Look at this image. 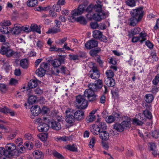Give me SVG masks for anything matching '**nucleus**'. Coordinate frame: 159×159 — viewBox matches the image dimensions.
<instances>
[{
	"label": "nucleus",
	"mask_w": 159,
	"mask_h": 159,
	"mask_svg": "<svg viewBox=\"0 0 159 159\" xmlns=\"http://www.w3.org/2000/svg\"><path fill=\"white\" fill-rule=\"evenodd\" d=\"M76 21L77 22H79L81 24L85 25L87 23V21L85 19L84 17L80 16L76 18Z\"/></svg>",
	"instance_id": "4c0bfd02"
},
{
	"label": "nucleus",
	"mask_w": 159,
	"mask_h": 159,
	"mask_svg": "<svg viewBox=\"0 0 159 159\" xmlns=\"http://www.w3.org/2000/svg\"><path fill=\"white\" fill-rule=\"evenodd\" d=\"M130 14L131 16L141 20L143 16V8L140 7L133 9L130 11Z\"/></svg>",
	"instance_id": "6e6552de"
},
{
	"label": "nucleus",
	"mask_w": 159,
	"mask_h": 159,
	"mask_svg": "<svg viewBox=\"0 0 159 159\" xmlns=\"http://www.w3.org/2000/svg\"><path fill=\"white\" fill-rule=\"evenodd\" d=\"M132 122L133 124L135 125H141L143 124V121H141L135 118L133 119Z\"/></svg>",
	"instance_id": "c03bdc74"
},
{
	"label": "nucleus",
	"mask_w": 159,
	"mask_h": 159,
	"mask_svg": "<svg viewBox=\"0 0 159 159\" xmlns=\"http://www.w3.org/2000/svg\"><path fill=\"white\" fill-rule=\"evenodd\" d=\"M61 31L59 28H56L55 27H53L52 28L49 29L48 30V31L47 32V33H56L59 32H60Z\"/></svg>",
	"instance_id": "e433bc0d"
},
{
	"label": "nucleus",
	"mask_w": 159,
	"mask_h": 159,
	"mask_svg": "<svg viewBox=\"0 0 159 159\" xmlns=\"http://www.w3.org/2000/svg\"><path fill=\"white\" fill-rule=\"evenodd\" d=\"M49 110V109L45 107H43L41 110V112L43 114H45L47 113Z\"/></svg>",
	"instance_id": "338daca9"
},
{
	"label": "nucleus",
	"mask_w": 159,
	"mask_h": 159,
	"mask_svg": "<svg viewBox=\"0 0 159 159\" xmlns=\"http://www.w3.org/2000/svg\"><path fill=\"white\" fill-rule=\"evenodd\" d=\"M7 88L6 85L4 84H1V92L4 93L7 90Z\"/></svg>",
	"instance_id": "5fc2aeb1"
},
{
	"label": "nucleus",
	"mask_w": 159,
	"mask_h": 159,
	"mask_svg": "<svg viewBox=\"0 0 159 159\" xmlns=\"http://www.w3.org/2000/svg\"><path fill=\"white\" fill-rule=\"evenodd\" d=\"M93 65L92 69L89 72V75L92 79L96 80L99 77L100 73L96 66L94 64Z\"/></svg>",
	"instance_id": "1a4fd4ad"
},
{
	"label": "nucleus",
	"mask_w": 159,
	"mask_h": 159,
	"mask_svg": "<svg viewBox=\"0 0 159 159\" xmlns=\"http://www.w3.org/2000/svg\"><path fill=\"white\" fill-rule=\"evenodd\" d=\"M90 129L91 132L94 135L99 134L101 131V129L98 125H93L90 127Z\"/></svg>",
	"instance_id": "ddd939ff"
},
{
	"label": "nucleus",
	"mask_w": 159,
	"mask_h": 159,
	"mask_svg": "<svg viewBox=\"0 0 159 159\" xmlns=\"http://www.w3.org/2000/svg\"><path fill=\"white\" fill-rule=\"evenodd\" d=\"M45 72L44 69L39 68L36 71V74L39 76L42 77L45 74Z\"/></svg>",
	"instance_id": "c756f323"
},
{
	"label": "nucleus",
	"mask_w": 159,
	"mask_h": 159,
	"mask_svg": "<svg viewBox=\"0 0 159 159\" xmlns=\"http://www.w3.org/2000/svg\"><path fill=\"white\" fill-rule=\"evenodd\" d=\"M66 148L68 150L73 152H75L77 151V147L74 144L67 145L66 146Z\"/></svg>",
	"instance_id": "58836bf2"
},
{
	"label": "nucleus",
	"mask_w": 159,
	"mask_h": 159,
	"mask_svg": "<svg viewBox=\"0 0 159 159\" xmlns=\"http://www.w3.org/2000/svg\"><path fill=\"white\" fill-rule=\"evenodd\" d=\"M113 128L114 129L120 132H122L124 130L121 123L115 124L113 125Z\"/></svg>",
	"instance_id": "a878e982"
},
{
	"label": "nucleus",
	"mask_w": 159,
	"mask_h": 159,
	"mask_svg": "<svg viewBox=\"0 0 159 159\" xmlns=\"http://www.w3.org/2000/svg\"><path fill=\"white\" fill-rule=\"evenodd\" d=\"M120 116V115L119 114H116L115 117L112 116H108L106 118V121L108 123H112L114 122L115 121L116 117L119 118Z\"/></svg>",
	"instance_id": "4be33fe9"
},
{
	"label": "nucleus",
	"mask_w": 159,
	"mask_h": 159,
	"mask_svg": "<svg viewBox=\"0 0 159 159\" xmlns=\"http://www.w3.org/2000/svg\"><path fill=\"white\" fill-rule=\"evenodd\" d=\"M93 36L94 38L99 39L102 37V33L98 30H95L93 32Z\"/></svg>",
	"instance_id": "5701e85b"
},
{
	"label": "nucleus",
	"mask_w": 159,
	"mask_h": 159,
	"mask_svg": "<svg viewBox=\"0 0 159 159\" xmlns=\"http://www.w3.org/2000/svg\"><path fill=\"white\" fill-rule=\"evenodd\" d=\"M1 53L3 55H5L8 57H15L17 54L16 52L10 48V45L7 42L2 44L1 48Z\"/></svg>",
	"instance_id": "f03ea898"
},
{
	"label": "nucleus",
	"mask_w": 159,
	"mask_h": 159,
	"mask_svg": "<svg viewBox=\"0 0 159 159\" xmlns=\"http://www.w3.org/2000/svg\"><path fill=\"white\" fill-rule=\"evenodd\" d=\"M11 30V28L10 27L1 26V32L3 34H8Z\"/></svg>",
	"instance_id": "2f4dec72"
},
{
	"label": "nucleus",
	"mask_w": 159,
	"mask_h": 159,
	"mask_svg": "<svg viewBox=\"0 0 159 159\" xmlns=\"http://www.w3.org/2000/svg\"><path fill=\"white\" fill-rule=\"evenodd\" d=\"M99 137L102 141H107L109 138V133L105 131H102L99 133Z\"/></svg>",
	"instance_id": "2eb2a0df"
},
{
	"label": "nucleus",
	"mask_w": 159,
	"mask_h": 159,
	"mask_svg": "<svg viewBox=\"0 0 159 159\" xmlns=\"http://www.w3.org/2000/svg\"><path fill=\"white\" fill-rule=\"evenodd\" d=\"M8 112H9V109L5 107L1 108V112H3L4 114H6L8 113Z\"/></svg>",
	"instance_id": "774afa93"
},
{
	"label": "nucleus",
	"mask_w": 159,
	"mask_h": 159,
	"mask_svg": "<svg viewBox=\"0 0 159 159\" xmlns=\"http://www.w3.org/2000/svg\"><path fill=\"white\" fill-rule=\"evenodd\" d=\"M126 4L130 7H134L135 6V2L134 0H128L125 2Z\"/></svg>",
	"instance_id": "a18cd8bd"
},
{
	"label": "nucleus",
	"mask_w": 159,
	"mask_h": 159,
	"mask_svg": "<svg viewBox=\"0 0 159 159\" xmlns=\"http://www.w3.org/2000/svg\"><path fill=\"white\" fill-rule=\"evenodd\" d=\"M52 65L54 67H57L61 65L60 62L58 59H55L52 61Z\"/></svg>",
	"instance_id": "49530a36"
},
{
	"label": "nucleus",
	"mask_w": 159,
	"mask_h": 159,
	"mask_svg": "<svg viewBox=\"0 0 159 159\" xmlns=\"http://www.w3.org/2000/svg\"><path fill=\"white\" fill-rule=\"evenodd\" d=\"M140 42L142 43L147 40V34L144 32H141L139 34Z\"/></svg>",
	"instance_id": "c85d7f7f"
},
{
	"label": "nucleus",
	"mask_w": 159,
	"mask_h": 159,
	"mask_svg": "<svg viewBox=\"0 0 159 159\" xmlns=\"http://www.w3.org/2000/svg\"><path fill=\"white\" fill-rule=\"evenodd\" d=\"M95 118V116L94 115H90L86 118V120L88 122H92L94 120Z\"/></svg>",
	"instance_id": "603ef678"
},
{
	"label": "nucleus",
	"mask_w": 159,
	"mask_h": 159,
	"mask_svg": "<svg viewBox=\"0 0 159 159\" xmlns=\"http://www.w3.org/2000/svg\"><path fill=\"white\" fill-rule=\"evenodd\" d=\"M33 156L37 159H42L43 155L42 152L39 150H35L33 152Z\"/></svg>",
	"instance_id": "a211bd4d"
},
{
	"label": "nucleus",
	"mask_w": 159,
	"mask_h": 159,
	"mask_svg": "<svg viewBox=\"0 0 159 159\" xmlns=\"http://www.w3.org/2000/svg\"><path fill=\"white\" fill-rule=\"evenodd\" d=\"M43 43L41 41L38 40L36 43V46L37 48L41 49L43 47Z\"/></svg>",
	"instance_id": "680f3d73"
},
{
	"label": "nucleus",
	"mask_w": 159,
	"mask_h": 159,
	"mask_svg": "<svg viewBox=\"0 0 159 159\" xmlns=\"http://www.w3.org/2000/svg\"><path fill=\"white\" fill-rule=\"evenodd\" d=\"M94 11H96L97 13H95L96 15H98L100 13V15H102V13H104L106 14L105 18L108 16V14L107 12H105L102 10V6L99 4L95 5Z\"/></svg>",
	"instance_id": "f8f14e48"
},
{
	"label": "nucleus",
	"mask_w": 159,
	"mask_h": 159,
	"mask_svg": "<svg viewBox=\"0 0 159 159\" xmlns=\"http://www.w3.org/2000/svg\"><path fill=\"white\" fill-rule=\"evenodd\" d=\"M20 66L24 69H26L28 67V62L26 59H23L21 60Z\"/></svg>",
	"instance_id": "bb28decb"
},
{
	"label": "nucleus",
	"mask_w": 159,
	"mask_h": 159,
	"mask_svg": "<svg viewBox=\"0 0 159 159\" xmlns=\"http://www.w3.org/2000/svg\"><path fill=\"white\" fill-rule=\"evenodd\" d=\"M140 20H141L137 18L131 16V17L129 20L128 23L130 25L134 26L136 25Z\"/></svg>",
	"instance_id": "f3484780"
},
{
	"label": "nucleus",
	"mask_w": 159,
	"mask_h": 159,
	"mask_svg": "<svg viewBox=\"0 0 159 159\" xmlns=\"http://www.w3.org/2000/svg\"><path fill=\"white\" fill-rule=\"evenodd\" d=\"M6 149L3 150L2 154V156L6 157H16L18 156V152L16 150V146L13 143H7L5 147Z\"/></svg>",
	"instance_id": "f257e3e1"
},
{
	"label": "nucleus",
	"mask_w": 159,
	"mask_h": 159,
	"mask_svg": "<svg viewBox=\"0 0 159 159\" xmlns=\"http://www.w3.org/2000/svg\"><path fill=\"white\" fill-rule=\"evenodd\" d=\"M140 31V28L138 27H135L131 30V34L133 35L137 34H139Z\"/></svg>",
	"instance_id": "09e8293b"
},
{
	"label": "nucleus",
	"mask_w": 159,
	"mask_h": 159,
	"mask_svg": "<svg viewBox=\"0 0 159 159\" xmlns=\"http://www.w3.org/2000/svg\"><path fill=\"white\" fill-rule=\"evenodd\" d=\"M98 126L102 129H106L107 128V126L106 125V123L104 122H100Z\"/></svg>",
	"instance_id": "e2e57ef3"
},
{
	"label": "nucleus",
	"mask_w": 159,
	"mask_h": 159,
	"mask_svg": "<svg viewBox=\"0 0 159 159\" xmlns=\"http://www.w3.org/2000/svg\"><path fill=\"white\" fill-rule=\"evenodd\" d=\"M21 26L18 25H15L14 27L11 29L10 31L13 34H19L21 31Z\"/></svg>",
	"instance_id": "b1692460"
},
{
	"label": "nucleus",
	"mask_w": 159,
	"mask_h": 159,
	"mask_svg": "<svg viewBox=\"0 0 159 159\" xmlns=\"http://www.w3.org/2000/svg\"><path fill=\"white\" fill-rule=\"evenodd\" d=\"M131 119L129 118H128L127 120H124L121 123L124 129L129 128L130 127L131 125Z\"/></svg>",
	"instance_id": "aec40b11"
},
{
	"label": "nucleus",
	"mask_w": 159,
	"mask_h": 159,
	"mask_svg": "<svg viewBox=\"0 0 159 159\" xmlns=\"http://www.w3.org/2000/svg\"><path fill=\"white\" fill-rule=\"evenodd\" d=\"M24 145L26 148L30 150L32 149L33 147V144L30 142H26L24 143Z\"/></svg>",
	"instance_id": "4d7b16f0"
},
{
	"label": "nucleus",
	"mask_w": 159,
	"mask_h": 159,
	"mask_svg": "<svg viewBox=\"0 0 159 159\" xmlns=\"http://www.w3.org/2000/svg\"><path fill=\"white\" fill-rule=\"evenodd\" d=\"M50 124L51 125V127L54 130H59L61 128V125L60 124L56 121L50 122Z\"/></svg>",
	"instance_id": "6ab92c4d"
},
{
	"label": "nucleus",
	"mask_w": 159,
	"mask_h": 159,
	"mask_svg": "<svg viewBox=\"0 0 159 159\" xmlns=\"http://www.w3.org/2000/svg\"><path fill=\"white\" fill-rule=\"evenodd\" d=\"M37 100V98L35 96L30 95L28 98V103L29 104L32 105L35 103Z\"/></svg>",
	"instance_id": "7c9ffc66"
},
{
	"label": "nucleus",
	"mask_w": 159,
	"mask_h": 159,
	"mask_svg": "<svg viewBox=\"0 0 159 159\" xmlns=\"http://www.w3.org/2000/svg\"><path fill=\"white\" fill-rule=\"evenodd\" d=\"M88 13V14L86 15V17L88 19L92 20L93 19L95 20L98 21H100L102 19H105L106 16V14L104 13H102L101 15H100V14L96 15L95 13L93 14L92 12Z\"/></svg>",
	"instance_id": "0eeeda50"
},
{
	"label": "nucleus",
	"mask_w": 159,
	"mask_h": 159,
	"mask_svg": "<svg viewBox=\"0 0 159 159\" xmlns=\"http://www.w3.org/2000/svg\"><path fill=\"white\" fill-rule=\"evenodd\" d=\"M90 26L93 29H96L99 27L98 25L97 22H92L90 24Z\"/></svg>",
	"instance_id": "69168bd1"
},
{
	"label": "nucleus",
	"mask_w": 159,
	"mask_h": 159,
	"mask_svg": "<svg viewBox=\"0 0 159 159\" xmlns=\"http://www.w3.org/2000/svg\"><path fill=\"white\" fill-rule=\"evenodd\" d=\"M11 24V23L9 20H4L2 21L1 26L7 27V26L10 25Z\"/></svg>",
	"instance_id": "3c124183"
},
{
	"label": "nucleus",
	"mask_w": 159,
	"mask_h": 159,
	"mask_svg": "<svg viewBox=\"0 0 159 159\" xmlns=\"http://www.w3.org/2000/svg\"><path fill=\"white\" fill-rule=\"evenodd\" d=\"M94 6L93 5H89L87 8L86 11L88 13H91L94 11Z\"/></svg>",
	"instance_id": "de8ad7c7"
},
{
	"label": "nucleus",
	"mask_w": 159,
	"mask_h": 159,
	"mask_svg": "<svg viewBox=\"0 0 159 159\" xmlns=\"http://www.w3.org/2000/svg\"><path fill=\"white\" fill-rule=\"evenodd\" d=\"M159 82V74L155 76L154 78L152 81V83L153 84L155 85L158 84Z\"/></svg>",
	"instance_id": "13d9d810"
},
{
	"label": "nucleus",
	"mask_w": 159,
	"mask_h": 159,
	"mask_svg": "<svg viewBox=\"0 0 159 159\" xmlns=\"http://www.w3.org/2000/svg\"><path fill=\"white\" fill-rule=\"evenodd\" d=\"M35 93L38 95H41L43 93V89H41L39 88H37L34 90Z\"/></svg>",
	"instance_id": "864d4df0"
},
{
	"label": "nucleus",
	"mask_w": 159,
	"mask_h": 159,
	"mask_svg": "<svg viewBox=\"0 0 159 159\" xmlns=\"http://www.w3.org/2000/svg\"><path fill=\"white\" fill-rule=\"evenodd\" d=\"M18 83V80L15 79L11 78V79L9 84L11 85H15Z\"/></svg>",
	"instance_id": "0e129e2a"
},
{
	"label": "nucleus",
	"mask_w": 159,
	"mask_h": 159,
	"mask_svg": "<svg viewBox=\"0 0 159 159\" xmlns=\"http://www.w3.org/2000/svg\"><path fill=\"white\" fill-rule=\"evenodd\" d=\"M135 118L141 120V121H143L144 120H145L143 115L142 113H139L136 115Z\"/></svg>",
	"instance_id": "052dcab7"
},
{
	"label": "nucleus",
	"mask_w": 159,
	"mask_h": 159,
	"mask_svg": "<svg viewBox=\"0 0 159 159\" xmlns=\"http://www.w3.org/2000/svg\"><path fill=\"white\" fill-rule=\"evenodd\" d=\"M96 83H90L89 85V87L93 90H96L98 89H101L102 86V80H98L96 81Z\"/></svg>",
	"instance_id": "9d476101"
},
{
	"label": "nucleus",
	"mask_w": 159,
	"mask_h": 159,
	"mask_svg": "<svg viewBox=\"0 0 159 159\" xmlns=\"http://www.w3.org/2000/svg\"><path fill=\"white\" fill-rule=\"evenodd\" d=\"M37 85L36 81L34 80H30L28 83V86L29 88L32 89L36 87Z\"/></svg>",
	"instance_id": "72a5a7b5"
},
{
	"label": "nucleus",
	"mask_w": 159,
	"mask_h": 159,
	"mask_svg": "<svg viewBox=\"0 0 159 159\" xmlns=\"http://www.w3.org/2000/svg\"><path fill=\"white\" fill-rule=\"evenodd\" d=\"M37 136L42 141H45L47 139L48 134L47 133H42L38 134Z\"/></svg>",
	"instance_id": "393cba45"
},
{
	"label": "nucleus",
	"mask_w": 159,
	"mask_h": 159,
	"mask_svg": "<svg viewBox=\"0 0 159 159\" xmlns=\"http://www.w3.org/2000/svg\"><path fill=\"white\" fill-rule=\"evenodd\" d=\"M75 105L77 108L80 109L86 108L88 106V101L84 97L79 95L76 98Z\"/></svg>",
	"instance_id": "7ed1b4c3"
},
{
	"label": "nucleus",
	"mask_w": 159,
	"mask_h": 159,
	"mask_svg": "<svg viewBox=\"0 0 159 159\" xmlns=\"http://www.w3.org/2000/svg\"><path fill=\"white\" fill-rule=\"evenodd\" d=\"M105 82L109 87H113L115 84V80L112 78H107Z\"/></svg>",
	"instance_id": "412c9836"
},
{
	"label": "nucleus",
	"mask_w": 159,
	"mask_h": 159,
	"mask_svg": "<svg viewBox=\"0 0 159 159\" xmlns=\"http://www.w3.org/2000/svg\"><path fill=\"white\" fill-rule=\"evenodd\" d=\"M79 10L76 9L73 10L71 12L72 16L71 17L73 19H76L77 16L79 15H81L80 14L79 12L78 11Z\"/></svg>",
	"instance_id": "37998d69"
},
{
	"label": "nucleus",
	"mask_w": 159,
	"mask_h": 159,
	"mask_svg": "<svg viewBox=\"0 0 159 159\" xmlns=\"http://www.w3.org/2000/svg\"><path fill=\"white\" fill-rule=\"evenodd\" d=\"M98 42L94 40H90L88 41L85 44V47L89 49L97 47L98 45Z\"/></svg>",
	"instance_id": "9b49d317"
},
{
	"label": "nucleus",
	"mask_w": 159,
	"mask_h": 159,
	"mask_svg": "<svg viewBox=\"0 0 159 159\" xmlns=\"http://www.w3.org/2000/svg\"><path fill=\"white\" fill-rule=\"evenodd\" d=\"M96 139L94 137H93L90 140L89 145L90 148H93L95 143Z\"/></svg>",
	"instance_id": "bf43d9fd"
},
{
	"label": "nucleus",
	"mask_w": 159,
	"mask_h": 159,
	"mask_svg": "<svg viewBox=\"0 0 159 159\" xmlns=\"http://www.w3.org/2000/svg\"><path fill=\"white\" fill-rule=\"evenodd\" d=\"M85 6L83 5H80L79 6L78 9H76L79 10L80 14H81L83 13L85 8Z\"/></svg>",
	"instance_id": "8fccbe9b"
},
{
	"label": "nucleus",
	"mask_w": 159,
	"mask_h": 159,
	"mask_svg": "<svg viewBox=\"0 0 159 159\" xmlns=\"http://www.w3.org/2000/svg\"><path fill=\"white\" fill-rule=\"evenodd\" d=\"M75 119L78 120H80L83 119L84 118V112L81 110H77L75 112H74V114Z\"/></svg>",
	"instance_id": "4468645a"
},
{
	"label": "nucleus",
	"mask_w": 159,
	"mask_h": 159,
	"mask_svg": "<svg viewBox=\"0 0 159 159\" xmlns=\"http://www.w3.org/2000/svg\"><path fill=\"white\" fill-rule=\"evenodd\" d=\"M107 78H112L114 76V73L111 70H107L106 72Z\"/></svg>",
	"instance_id": "79ce46f5"
},
{
	"label": "nucleus",
	"mask_w": 159,
	"mask_h": 159,
	"mask_svg": "<svg viewBox=\"0 0 159 159\" xmlns=\"http://www.w3.org/2000/svg\"><path fill=\"white\" fill-rule=\"evenodd\" d=\"M154 99L153 95L152 94H147L145 95V100L147 102H151Z\"/></svg>",
	"instance_id": "f704fd0d"
},
{
	"label": "nucleus",
	"mask_w": 159,
	"mask_h": 159,
	"mask_svg": "<svg viewBox=\"0 0 159 159\" xmlns=\"http://www.w3.org/2000/svg\"><path fill=\"white\" fill-rule=\"evenodd\" d=\"M42 123H40L38 127V130L40 132L47 131L49 128L50 120L46 117H43Z\"/></svg>",
	"instance_id": "39448f33"
},
{
	"label": "nucleus",
	"mask_w": 159,
	"mask_h": 159,
	"mask_svg": "<svg viewBox=\"0 0 159 159\" xmlns=\"http://www.w3.org/2000/svg\"><path fill=\"white\" fill-rule=\"evenodd\" d=\"M26 4L29 7H35L38 4V1L37 0H28Z\"/></svg>",
	"instance_id": "cd10ccee"
},
{
	"label": "nucleus",
	"mask_w": 159,
	"mask_h": 159,
	"mask_svg": "<svg viewBox=\"0 0 159 159\" xmlns=\"http://www.w3.org/2000/svg\"><path fill=\"white\" fill-rule=\"evenodd\" d=\"M2 122H4V121L1 120V123ZM8 131V127L7 126L1 124V132L3 133H6Z\"/></svg>",
	"instance_id": "c9c22d12"
},
{
	"label": "nucleus",
	"mask_w": 159,
	"mask_h": 159,
	"mask_svg": "<svg viewBox=\"0 0 159 159\" xmlns=\"http://www.w3.org/2000/svg\"><path fill=\"white\" fill-rule=\"evenodd\" d=\"M31 30L34 32H36L39 34L41 33V31L38 25L36 24H32L30 26Z\"/></svg>",
	"instance_id": "473e14b6"
},
{
	"label": "nucleus",
	"mask_w": 159,
	"mask_h": 159,
	"mask_svg": "<svg viewBox=\"0 0 159 159\" xmlns=\"http://www.w3.org/2000/svg\"><path fill=\"white\" fill-rule=\"evenodd\" d=\"M96 90H93L89 87V89H86L84 92V95L86 97L90 102H93L96 101L97 99V95L94 93Z\"/></svg>",
	"instance_id": "423d86ee"
},
{
	"label": "nucleus",
	"mask_w": 159,
	"mask_h": 159,
	"mask_svg": "<svg viewBox=\"0 0 159 159\" xmlns=\"http://www.w3.org/2000/svg\"><path fill=\"white\" fill-rule=\"evenodd\" d=\"M24 138L25 139L30 141L33 140V137L32 134L29 133H26L24 135Z\"/></svg>",
	"instance_id": "ea45409f"
},
{
	"label": "nucleus",
	"mask_w": 159,
	"mask_h": 159,
	"mask_svg": "<svg viewBox=\"0 0 159 159\" xmlns=\"http://www.w3.org/2000/svg\"><path fill=\"white\" fill-rule=\"evenodd\" d=\"M30 111L31 114L35 116L38 115L41 112L40 107L37 105L31 107Z\"/></svg>",
	"instance_id": "dca6fc26"
},
{
	"label": "nucleus",
	"mask_w": 159,
	"mask_h": 159,
	"mask_svg": "<svg viewBox=\"0 0 159 159\" xmlns=\"http://www.w3.org/2000/svg\"><path fill=\"white\" fill-rule=\"evenodd\" d=\"M53 154L55 157L59 159H64V157L62 155L57 151L53 152Z\"/></svg>",
	"instance_id": "6e6d98bb"
},
{
	"label": "nucleus",
	"mask_w": 159,
	"mask_h": 159,
	"mask_svg": "<svg viewBox=\"0 0 159 159\" xmlns=\"http://www.w3.org/2000/svg\"><path fill=\"white\" fill-rule=\"evenodd\" d=\"M143 116L147 118L151 119L152 118V116L151 112L148 110H145L143 112Z\"/></svg>",
	"instance_id": "a19ab883"
},
{
	"label": "nucleus",
	"mask_w": 159,
	"mask_h": 159,
	"mask_svg": "<svg viewBox=\"0 0 159 159\" xmlns=\"http://www.w3.org/2000/svg\"><path fill=\"white\" fill-rule=\"evenodd\" d=\"M66 114L65 120L68 124H72L75 121V117L73 116L74 110L71 108H67L65 111Z\"/></svg>",
	"instance_id": "20e7f679"
}]
</instances>
